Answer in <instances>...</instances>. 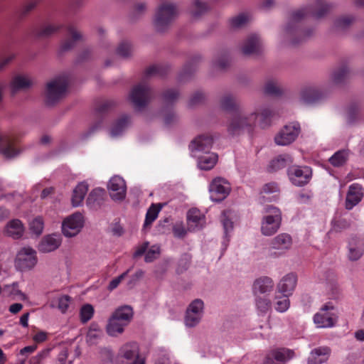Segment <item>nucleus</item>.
<instances>
[{"mask_svg": "<svg viewBox=\"0 0 364 364\" xmlns=\"http://www.w3.org/2000/svg\"><path fill=\"white\" fill-rule=\"evenodd\" d=\"M70 298L69 296L64 295L58 299V308L62 313H65L70 304Z\"/></svg>", "mask_w": 364, "mask_h": 364, "instance_id": "774afa93", "label": "nucleus"}, {"mask_svg": "<svg viewBox=\"0 0 364 364\" xmlns=\"http://www.w3.org/2000/svg\"><path fill=\"white\" fill-rule=\"evenodd\" d=\"M63 26L55 25H45L39 28H37L34 33L38 38H47L57 32Z\"/></svg>", "mask_w": 364, "mask_h": 364, "instance_id": "79ce46f5", "label": "nucleus"}, {"mask_svg": "<svg viewBox=\"0 0 364 364\" xmlns=\"http://www.w3.org/2000/svg\"><path fill=\"white\" fill-rule=\"evenodd\" d=\"M116 106V102L112 100H105L100 102L95 107L96 114L98 116H103L111 110H112Z\"/></svg>", "mask_w": 364, "mask_h": 364, "instance_id": "a19ab883", "label": "nucleus"}, {"mask_svg": "<svg viewBox=\"0 0 364 364\" xmlns=\"http://www.w3.org/2000/svg\"><path fill=\"white\" fill-rule=\"evenodd\" d=\"M213 143V139L210 135L201 134L189 145L191 152L198 158V167L202 170H210L218 161V155L210 152Z\"/></svg>", "mask_w": 364, "mask_h": 364, "instance_id": "f03ea898", "label": "nucleus"}, {"mask_svg": "<svg viewBox=\"0 0 364 364\" xmlns=\"http://www.w3.org/2000/svg\"><path fill=\"white\" fill-rule=\"evenodd\" d=\"M346 257L350 262L359 260L364 255V237L352 235L347 240Z\"/></svg>", "mask_w": 364, "mask_h": 364, "instance_id": "9b49d317", "label": "nucleus"}, {"mask_svg": "<svg viewBox=\"0 0 364 364\" xmlns=\"http://www.w3.org/2000/svg\"><path fill=\"white\" fill-rule=\"evenodd\" d=\"M221 107L228 112L237 111L238 106L235 98L231 95H225L220 100Z\"/></svg>", "mask_w": 364, "mask_h": 364, "instance_id": "37998d69", "label": "nucleus"}, {"mask_svg": "<svg viewBox=\"0 0 364 364\" xmlns=\"http://www.w3.org/2000/svg\"><path fill=\"white\" fill-rule=\"evenodd\" d=\"M279 191V189L277 183H276L274 182H271V183H266L263 186L261 193L268 195V194H271V193H278ZM272 198L274 200H277V194L274 195L272 196Z\"/></svg>", "mask_w": 364, "mask_h": 364, "instance_id": "13d9d810", "label": "nucleus"}, {"mask_svg": "<svg viewBox=\"0 0 364 364\" xmlns=\"http://www.w3.org/2000/svg\"><path fill=\"white\" fill-rule=\"evenodd\" d=\"M168 69L169 68L167 66L161 65H154L147 68L144 74L146 77L151 76L163 77L168 73Z\"/></svg>", "mask_w": 364, "mask_h": 364, "instance_id": "c03bdc74", "label": "nucleus"}, {"mask_svg": "<svg viewBox=\"0 0 364 364\" xmlns=\"http://www.w3.org/2000/svg\"><path fill=\"white\" fill-rule=\"evenodd\" d=\"M161 208V204H152L150 206L146 213L144 228H148L151 225L152 223L157 218Z\"/></svg>", "mask_w": 364, "mask_h": 364, "instance_id": "58836bf2", "label": "nucleus"}, {"mask_svg": "<svg viewBox=\"0 0 364 364\" xmlns=\"http://www.w3.org/2000/svg\"><path fill=\"white\" fill-rule=\"evenodd\" d=\"M178 90L174 89H168L162 94L163 100L165 103L170 104L174 102L178 97Z\"/></svg>", "mask_w": 364, "mask_h": 364, "instance_id": "6e6d98bb", "label": "nucleus"}, {"mask_svg": "<svg viewBox=\"0 0 364 364\" xmlns=\"http://www.w3.org/2000/svg\"><path fill=\"white\" fill-rule=\"evenodd\" d=\"M294 355L293 350L288 348L272 350L265 355L262 364H284Z\"/></svg>", "mask_w": 364, "mask_h": 364, "instance_id": "a211bd4d", "label": "nucleus"}, {"mask_svg": "<svg viewBox=\"0 0 364 364\" xmlns=\"http://www.w3.org/2000/svg\"><path fill=\"white\" fill-rule=\"evenodd\" d=\"M6 232L14 239L21 237L23 232V226L21 221L18 219L10 221L6 226Z\"/></svg>", "mask_w": 364, "mask_h": 364, "instance_id": "473e14b6", "label": "nucleus"}, {"mask_svg": "<svg viewBox=\"0 0 364 364\" xmlns=\"http://www.w3.org/2000/svg\"><path fill=\"white\" fill-rule=\"evenodd\" d=\"M324 94L317 87L306 86L300 93L301 100L306 104H312L322 99Z\"/></svg>", "mask_w": 364, "mask_h": 364, "instance_id": "5701e85b", "label": "nucleus"}, {"mask_svg": "<svg viewBox=\"0 0 364 364\" xmlns=\"http://www.w3.org/2000/svg\"><path fill=\"white\" fill-rule=\"evenodd\" d=\"M188 228L190 231L200 230L205 223V217L197 208H191L187 213Z\"/></svg>", "mask_w": 364, "mask_h": 364, "instance_id": "393cba45", "label": "nucleus"}, {"mask_svg": "<svg viewBox=\"0 0 364 364\" xmlns=\"http://www.w3.org/2000/svg\"><path fill=\"white\" fill-rule=\"evenodd\" d=\"M257 117L256 112H252L249 115L236 114L228 124V132L232 135H239L245 132L252 133Z\"/></svg>", "mask_w": 364, "mask_h": 364, "instance_id": "39448f33", "label": "nucleus"}, {"mask_svg": "<svg viewBox=\"0 0 364 364\" xmlns=\"http://www.w3.org/2000/svg\"><path fill=\"white\" fill-rule=\"evenodd\" d=\"M277 294L278 293L276 292L274 296L273 306L274 309L278 312H285L290 306V301L289 299L290 296L284 294Z\"/></svg>", "mask_w": 364, "mask_h": 364, "instance_id": "72a5a7b5", "label": "nucleus"}, {"mask_svg": "<svg viewBox=\"0 0 364 364\" xmlns=\"http://www.w3.org/2000/svg\"><path fill=\"white\" fill-rule=\"evenodd\" d=\"M330 353L331 349L328 347L322 346L315 348L308 358V364H321L328 359Z\"/></svg>", "mask_w": 364, "mask_h": 364, "instance_id": "cd10ccee", "label": "nucleus"}, {"mask_svg": "<svg viewBox=\"0 0 364 364\" xmlns=\"http://www.w3.org/2000/svg\"><path fill=\"white\" fill-rule=\"evenodd\" d=\"M107 188L109 191L110 197L114 200L121 201L125 198L127 188L125 181L122 177L115 176L111 178Z\"/></svg>", "mask_w": 364, "mask_h": 364, "instance_id": "6ab92c4d", "label": "nucleus"}, {"mask_svg": "<svg viewBox=\"0 0 364 364\" xmlns=\"http://www.w3.org/2000/svg\"><path fill=\"white\" fill-rule=\"evenodd\" d=\"M83 216L80 213H75L64 220L62 231L65 236L71 237L79 233L83 226Z\"/></svg>", "mask_w": 364, "mask_h": 364, "instance_id": "4468645a", "label": "nucleus"}, {"mask_svg": "<svg viewBox=\"0 0 364 364\" xmlns=\"http://www.w3.org/2000/svg\"><path fill=\"white\" fill-rule=\"evenodd\" d=\"M262 43L259 37L252 34L247 37L242 47V52L245 55L259 54L261 52Z\"/></svg>", "mask_w": 364, "mask_h": 364, "instance_id": "a878e982", "label": "nucleus"}, {"mask_svg": "<svg viewBox=\"0 0 364 364\" xmlns=\"http://www.w3.org/2000/svg\"><path fill=\"white\" fill-rule=\"evenodd\" d=\"M32 85V82L26 77L17 75L11 81V89L12 95H14L20 90H25Z\"/></svg>", "mask_w": 364, "mask_h": 364, "instance_id": "f704fd0d", "label": "nucleus"}, {"mask_svg": "<svg viewBox=\"0 0 364 364\" xmlns=\"http://www.w3.org/2000/svg\"><path fill=\"white\" fill-rule=\"evenodd\" d=\"M248 20V16L246 14H241L230 20V26L233 28H239L244 26Z\"/></svg>", "mask_w": 364, "mask_h": 364, "instance_id": "4d7b16f0", "label": "nucleus"}, {"mask_svg": "<svg viewBox=\"0 0 364 364\" xmlns=\"http://www.w3.org/2000/svg\"><path fill=\"white\" fill-rule=\"evenodd\" d=\"M106 197L105 190L102 188L93 189L87 198V205L92 209H97L103 203Z\"/></svg>", "mask_w": 364, "mask_h": 364, "instance_id": "bb28decb", "label": "nucleus"}, {"mask_svg": "<svg viewBox=\"0 0 364 364\" xmlns=\"http://www.w3.org/2000/svg\"><path fill=\"white\" fill-rule=\"evenodd\" d=\"M229 184L222 178H216L211 182L209 191L210 198L215 202L223 200L230 193Z\"/></svg>", "mask_w": 364, "mask_h": 364, "instance_id": "f3484780", "label": "nucleus"}, {"mask_svg": "<svg viewBox=\"0 0 364 364\" xmlns=\"http://www.w3.org/2000/svg\"><path fill=\"white\" fill-rule=\"evenodd\" d=\"M355 21V18L352 16H343L338 18L334 23L336 28L345 30L348 28Z\"/></svg>", "mask_w": 364, "mask_h": 364, "instance_id": "8fccbe9b", "label": "nucleus"}, {"mask_svg": "<svg viewBox=\"0 0 364 364\" xmlns=\"http://www.w3.org/2000/svg\"><path fill=\"white\" fill-rule=\"evenodd\" d=\"M209 7L205 2L200 0H194L191 10L192 16L198 18L208 10Z\"/></svg>", "mask_w": 364, "mask_h": 364, "instance_id": "de8ad7c7", "label": "nucleus"}, {"mask_svg": "<svg viewBox=\"0 0 364 364\" xmlns=\"http://www.w3.org/2000/svg\"><path fill=\"white\" fill-rule=\"evenodd\" d=\"M274 112L270 110L269 108H264L260 113V122L259 125L262 128H265L270 124L272 118L274 117Z\"/></svg>", "mask_w": 364, "mask_h": 364, "instance_id": "603ef678", "label": "nucleus"}, {"mask_svg": "<svg viewBox=\"0 0 364 364\" xmlns=\"http://www.w3.org/2000/svg\"><path fill=\"white\" fill-rule=\"evenodd\" d=\"M265 215L261 221V232L265 236H271L279 229L282 223V212L279 208L267 205L264 208Z\"/></svg>", "mask_w": 364, "mask_h": 364, "instance_id": "7ed1b4c3", "label": "nucleus"}, {"mask_svg": "<svg viewBox=\"0 0 364 364\" xmlns=\"http://www.w3.org/2000/svg\"><path fill=\"white\" fill-rule=\"evenodd\" d=\"M132 52L131 44L127 41H122L117 49V53L119 56L127 58L129 56Z\"/></svg>", "mask_w": 364, "mask_h": 364, "instance_id": "052dcab7", "label": "nucleus"}, {"mask_svg": "<svg viewBox=\"0 0 364 364\" xmlns=\"http://www.w3.org/2000/svg\"><path fill=\"white\" fill-rule=\"evenodd\" d=\"M286 159L283 156H279L277 158L272 160L268 167L269 171H277L283 168L286 166Z\"/></svg>", "mask_w": 364, "mask_h": 364, "instance_id": "5fc2aeb1", "label": "nucleus"}, {"mask_svg": "<svg viewBox=\"0 0 364 364\" xmlns=\"http://www.w3.org/2000/svg\"><path fill=\"white\" fill-rule=\"evenodd\" d=\"M129 122V117L128 115H122L119 117L113 124L110 134L112 136H117L120 135L123 131L127 128Z\"/></svg>", "mask_w": 364, "mask_h": 364, "instance_id": "e433bc0d", "label": "nucleus"}, {"mask_svg": "<svg viewBox=\"0 0 364 364\" xmlns=\"http://www.w3.org/2000/svg\"><path fill=\"white\" fill-rule=\"evenodd\" d=\"M146 10V6L145 3H138L136 4L132 12V16L133 18H136L141 16L142 14L145 13Z\"/></svg>", "mask_w": 364, "mask_h": 364, "instance_id": "338daca9", "label": "nucleus"}, {"mask_svg": "<svg viewBox=\"0 0 364 364\" xmlns=\"http://www.w3.org/2000/svg\"><path fill=\"white\" fill-rule=\"evenodd\" d=\"M36 263V252L30 247L22 248L18 252L15 259V266L20 271L31 269Z\"/></svg>", "mask_w": 364, "mask_h": 364, "instance_id": "f8f14e48", "label": "nucleus"}, {"mask_svg": "<svg viewBox=\"0 0 364 364\" xmlns=\"http://www.w3.org/2000/svg\"><path fill=\"white\" fill-rule=\"evenodd\" d=\"M94 308L91 304H87L83 305L80 311V318L82 323L90 321L94 315Z\"/></svg>", "mask_w": 364, "mask_h": 364, "instance_id": "09e8293b", "label": "nucleus"}, {"mask_svg": "<svg viewBox=\"0 0 364 364\" xmlns=\"http://www.w3.org/2000/svg\"><path fill=\"white\" fill-rule=\"evenodd\" d=\"M273 288L274 282L269 277H262L256 279L253 284V291L255 294L269 293Z\"/></svg>", "mask_w": 364, "mask_h": 364, "instance_id": "c85d7f7f", "label": "nucleus"}, {"mask_svg": "<svg viewBox=\"0 0 364 364\" xmlns=\"http://www.w3.org/2000/svg\"><path fill=\"white\" fill-rule=\"evenodd\" d=\"M160 254V248L157 245H153L151 246L149 250H147V252L145 255V262H151L155 259L157 258V257Z\"/></svg>", "mask_w": 364, "mask_h": 364, "instance_id": "e2e57ef3", "label": "nucleus"}, {"mask_svg": "<svg viewBox=\"0 0 364 364\" xmlns=\"http://www.w3.org/2000/svg\"><path fill=\"white\" fill-rule=\"evenodd\" d=\"M331 9L332 6L324 0H316L314 4L292 11L285 28L286 34L290 38L291 43L294 46L297 45L313 33V29H304L302 27L301 22L303 19L309 16L316 18H322Z\"/></svg>", "mask_w": 364, "mask_h": 364, "instance_id": "f257e3e1", "label": "nucleus"}, {"mask_svg": "<svg viewBox=\"0 0 364 364\" xmlns=\"http://www.w3.org/2000/svg\"><path fill=\"white\" fill-rule=\"evenodd\" d=\"M133 314L132 308L130 306L124 305L117 309L112 316L127 326L131 321Z\"/></svg>", "mask_w": 364, "mask_h": 364, "instance_id": "c756f323", "label": "nucleus"}, {"mask_svg": "<svg viewBox=\"0 0 364 364\" xmlns=\"http://www.w3.org/2000/svg\"><path fill=\"white\" fill-rule=\"evenodd\" d=\"M348 158V151L343 149L336 151L330 159V164L335 167H340L346 164Z\"/></svg>", "mask_w": 364, "mask_h": 364, "instance_id": "ea45409f", "label": "nucleus"}, {"mask_svg": "<svg viewBox=\"0 0 364 364\" xmlns=\"http://www.w3.org/2000/svg\"><path fill=\"white\" fill-rule=\"evenodd\" d=\"M349 70L347 66L343 65L336 70L332 75V80L335 84H340L348 77Z\"/></svg>", "mask_w": 364, "mask_h": 364, "instance_id": "a18cd8bd", "label": "nucleus"}, {"mask_svg": "<svg viewBox=\"0 0 364 364\" xmlns=\"http://www.w3.org/2000/svg\"><path fill=\"white\" fill-rule=\"evenodd\" d=\"M264 92L268 95L277 97L282 94V90L277 81L269 80L264 86Z\"/></svg>", "mask_w": 364, "mask_h": 364, "instance_id": "49530a36", "label": "nucleus"}, {"mask_svg": "<svg viewBox=\"0 0 364 364\" xmlns=\"http://www.w3.org/2000/svg\"><path fill=\"white\" fill-rule=\"evenodd\" d=\"M363 197V188L358 183H353L349 186L345 207L347 210H351L358 205Z\"/></svg>", "mask_w": 364, "mask_h": 364, "instance_id": "4be33fe9", "label": "nucleus"}, {"mask_svg": "<svg viewBox=\"0 0 364 364\" xmlns=\"http://www.w3.org/2000/svg\"><path fill=\"white\" fill-rule=\"evenodd\" d=\"M196 70L195 67H193V63H189L185 65L183 70L179 75L178 80L183 81L186 80L188 77L191 75V74Z\"/></svg>", "mask_w": 364, "mask_h": 364, "instance_id": "0e129e2a", "label": "nucleus"}, {"mask_svg": "<svg viewBox=\"0 0 364 364\" xmlns=\"http://www.w3.org/2000/svg\"><path fill=\"white\" fill-rule=\"evenodd\" d=\"M203 301L199 299L193 300L189 304L185 317V323L187 326L193 327L200 322L203 315Z\"/></svg>", "mask_w": 364, "mask_h": 364, "instance_id": "dca6fc26", "label": "nucleus"}, {"mask_svg": "<svg viewBox=\"0 0 364 364\" xmlns=\"http://www.w3.org/2000/svg\"><path fill=\"white\" fill-rule=\"evenodd\" d=\"M312 171L309 166H291L288 169V176L293 184L303 186L310 181Z\"/></svg>", "mask_w": 364, "mask_h": 364, "instance_id": "2eb2a0df", "label": "nucleus"}, {"mask_svg": "<svg viewBox=\"0 0 364 364\" xmlns=\"http://www.w3.org/2000/svg\"><path fill=\"white\" fill-rule=\"evenodd\" d=\"M88 191V185L85 182H81L73 190L72 196V204L77 207L81 205Z\"/></svg>", "mask_w": 364, "mask_h": 364, "instance_id": "2f4dec72", "label": "nucleus"}, {"mask_svg": "<svg viewBox=\"0 0 364 364\" xmlns=\"http://www.w3.org/2000/svg\"><path fill=\"white\" fill-rule=\"evenodd\" d=\"M102 335L103 332L102 330L90 328L87 334V341L91 345L96 344Z\"/></svg>", "mask_w": 364, "mask_h": 364, "instance_id": "864d4df0", "label": "nucleus"}, {"mask_svg": "<svg viewBox=\"0 0 364 364\" xmlns=\"http://www.w3.org/2000/svg\"><path fill=\"white\" fill-rule=\"evenodd\" d=\"M16 145V141L14 137L7 135L0 136V151L6 158L14 157L19 153Z\"/></svg>", "mask_w": 364, "mask_h": 364, "instance_id": "b1692460", "label": "nucleus"}, {"mask_svg": "<svg viewBox=\"0 0 364 364\" xmlns=\"http://www.w3.org/2000/svg\"><path fill=\"white\" fill-rule=\"evenodd\" d=\"M65 29L66 31V38L62 42L60 46L63 51L70 50L82 38V34L75 25L70 23L65 27Z\"/></svg>", "mask_w": 364, "mask_h": 364, "instance_id": "412c9836", "label": "nucleus"}, {"mask_svg": "<svg viewBox=\"0 0 364 364\" xmlns=\"http://www.w3.org/2000/svg\"><path fill=\"white\" fill-rule=\"evenodd\" d=\"M153 92L148 85L140 82L132 90L129 99L136 109L145 107L152 97Z\"/></svg>", "mask_w": 364, "mask_h": 364, "instance_id": "1a4fd4ad", "label": "nucleus"}, {"mask_svg": "<svg viewBox=\"0 0 364 364\" xmlns=\"http://www.w3.org/2000/svg\"><path fill=\"white\" fill-rule=\"evenodd\" d=\"M119 364H145L144 359L139 355V348L136 343L129 342L124 344L117 354Z\"/></svg>", "mask_w": 364, "mask_h": 364, "instance_id": "0eeeda50", "label": "nucleus"}, {"mask_svg": "<svg viewBox=\"0 0 364 364\" xmlns=\"http://www.w3.org/2000/svg\"><path fill=\"white\" fill-rule=\"evenodd\" d=\"M60 245V240L55 235L44 237L38 245V250L41 252H50L56 250Z\"/></svg>", "mask_w": 364, "mask_h": 364, "instance_id": "7c9ffc66", "label": "nucleus"}, {"mask_svg": "<svg viewBox=\"0 0 364 364\" xmlns=\"http://www.w3.org/2000/svg\"><path fill=\"white\" fill-rule=\"evenodd\" d=\"M298 277L295 273L284 275L277 285V293L291 296L296 289Z\"/></svg>", "mask_w": 364, "mask_h": 364, "instance_id": "aec40b11", "label": "nucleus"}, {"mask_svg": "<svg viewBox=\"0 0 364 364\" xmlns=\"http://www.w3.org/2000/svg\"><path fill=\"white\" fill-rule=\"evenodd\" d=\"M230 215V210H224L222 213L220 220L224 229L225 241L223 242V245L225 248L227 247L229 239H228L229 232L232 231L233 229V223L230 220L229 216Z\"/></svg>", "mask_w": 364, "mask_h": 364, "instance_id": "4c0bfd02", "label": "nucleus"}, {"mask_svg": "<svg viewBox=\"0 0 364 364\" xmlns=\"http://www.w3.org/2000/svg\"><path fill=\"white\" fill-rule=\"evenodd\" d=\"M338 318V312L332 302H327L314 316V321L319 328L333 327Z\"/></svg>", "mask_w": 364, "mask_h": 364, "instance_id": "6e6552de", "label": "nucleus"}, {"mask_svg": "<svg viewBox=\"0 0 364 364\" xmlns=\"http://www.w3.org/2000/svg\"><path fill=\"white\" fill-rule=\"evenodd\" d=\"M177 16L176 6L170 3L161 4L155 15L154 24L157 31H164Z\"/></svg>", "mask_w": 364, "mask_h": 364, "instance_id": "423d86ee", "label": "nucleus"}, {"mask_svg": "<svg viewBox=\"0 0 364 364\" xmlns=\"http://www.w3.org/2000/svg\"><path fill=\"white\" fill-rule=\"evenodd\" d=\"M38 4L37 1H31L22 7L19 11V18H22L26 16Z\"/></svg>", "mask_w": 364, "mask_h": 364, "instance_id": "69168bd1", "label": "nucleus"}, {"mask_svg": "<svg viewBox=\"0 0 364 364\" xmlns=\"http://www.w3.org/2000/svg\"><path fill=\"white\" fill-rule=\"evenodd\" d=\"M68 86V80L65 76H59L47 83L46 89V103L53 105L63 99Z\"/></svg>", "mask_w": 364, "mask_h": 364, "instance_id": "20e7f679", "label": "nucleus"}, {"mask_svg": "<svg viewBox=\"0 0 364 364\" xmlns=\"http://www.w3.org/2000/svg\"><path fill=\"white\" fill-rule=\"evenodd\" d=\"M300 133V125L297 122H292L285 125L280 132L275 136L277 144L286 146L293 142Z\"/></svg>", "mask_w": 364, "mask_h": 364, "instance_id": "ddd939ff", "label": "nucleus"}, {"mask_svg": "<svg viewBox=\"0 0 364 364\" xmlns=\"http://www.w3.org/2000/svg\"><path fill=\"white\" fill-rule=\"evenodd\" d=\"M30 229L31 231L37 235L41 234L43 229V221L41 217L34 218L30 223Z\"/></svg>", "mask_w": 364, "mask_h": 364, "instance_id": "bf43d9fd", "label": "nucleus"}, {"mask_svg": "<svg viewBox=\"0 0 364 364\" xmlns=\"http://www.w3.org/2000/svg\"><path fill=\"white\" fill-rule=\"evenodd\" d=\"M255 302L258 311L262 314L267 313L271 309L272 303L266 296H257Z\"/></svg>", "mask_w": 364, "mask_h": 364, "instance_id": "3c124183", "label": "nucleus"}, {"mask_svg": "<svg viewBox=\"0 0 364 364\" xmlns=\"http://www.w3.org/2000/svg\"><path fill=\"white\" fill-rule=\"evenodd\" d=\"M292 246V238L287 233H281L274 237L269 245V255L277 257L284 255Z\"/></svg>", "mask_w": 364, "mask_h": 364, "instance_id": "9d476101", "label": "nucleus"}, {"mask_svg": "<svg viewBox=\"0 0 364 364\" xmlns=\"http://www.w3.org/2000/svg\"><path fill=\"white\" fill-rule=\"evenodd\" d=\"M125 326H127L125 324L111 316L107 325L106 331L109 336H117L124 332Z\"/></svg>", "mask_w": 364, "mask_h": 364, "instance_id": "c9c22d12", "label": "nucleus"}, {"mask_svg": "<svg viewBox=\"0 0 364 364\" xmlns=\"http://www.w3.org/2000/svg\"><path fill=\"white\" fill-rule=\"evenodd\" d=\"M331 223L332 229L336 232H341L350 227V223L343 218L333 220Z\"/></svg>", "mask_w": 364, "mask_h": 364, "instance_id": "680f3d73", "label": "nucleus"}]
</instances>
